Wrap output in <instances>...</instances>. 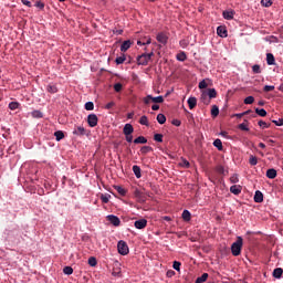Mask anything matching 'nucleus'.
<instances>
[{
	"mask_svg": "<svg viewBox=\"0 0 283 283\" xmlns=\"http://www.w3.org/2000/svg\"><path fill=\"white\" fill-rule=\"evenodd\" d=\"M242 247H243V239L242 237H238L237 241L233 242L231 245V253L232 255H234V258H238V255H241Z\"/></svg>",
	"mask_w": 283,
	"mask_h": 283,
	"instance_id": "f257e3e1",
	"label": "nucleus"
},
{
	"mask_svg": "<svg viewBox=\"0 0 283 283\" xmlns=\"http://www.w3.org/2000/svg\"><path fill=\"white\" fill-rule=\"evenodd\" d=\"M117 251L120 255H127V253H129V247L127 245V242L119 241L117 243Z\"/></svg>",
	"mask_w": 283,
	"mask_h": 283,
	"instance_id": "f03ea898",
	"label": "nucleus"
},
{
	"mask_svg": "<svg viewBox=\"0 0 283 283\" xmlns=\"http://www.w3.org/2000/svg\"><path fill=\"white\" fill-rule=\"evenodd\" d=\"M149 61V55H147V53L137 56V65H147Z\"/></svg>",
	"mask_w": 283,
	"mask_h": 283,
	"instance_id": "7ed1b4c3",
	"label": "nucleus"
},
{
	"mask_svg": "<svg viewBox=\"0 0 283 283\" xmlns=\"http://www.w3.org/2000/svg\"><path fill=\"white\" fill-rule=\"evenodd\" d=\"M87 124L91 127H96V125H98V116H96V114H90L87 116Z\"/></svg>",
	"mask_w": 283,
	"mask_h": 283,
	"instance_id": "20e7f679",
	"label": "nucleus"
},
{
	"mask_svg": "<svg viewBox=\"0 0 283 283\" xmlns=\"http://www.w3.org/2000/svg\"><path fill=\"white\" fill-rule=\"evenodd\" d=\"M108 222L113 224V227H120V219L114 214H109L106 217Z\"/></svg>",
	"mask_w": 283,
	"mask_h": 283,
	"instance_id": "39448f33",
	"label": "nucleus"
},
{
	"mask_svg": "<svg viewBox=\"0 0 283 283\" xmlns=\"http://www.w3.org/2000/svg\"><path fill=\"white\" fill-rule=\"evenodd\" d=\"M135 229H145L147 227V219H139L134 223Z\"/></svg>",
	"mask_w": 283,
	"mask_h": 283,
	"instance_id": "423d86ee",
	"label": "nucleus"
},
{
	"mask_svg": "<svg viewBox=\"0 0 283 283\" xmlns=\"http://www.w3.org/2000/svg\"><path fill=\"white\" fill-rule=\"evenodd\" d=\"M266 178H270V180H273L277 178V170L275 168H270L266 170Z\"/></svg>",
	"mask_w": 283,
	"mask_h": 283,
	"instance_id": "0eeeda50",
	"label": "nucleus"
},
{
	"mask_svg": "<svg viewBox=\"0 0 283 283\" xmlns=\"http://www.w3.org/2000/svg\"><path fill=\"white\" fill-rule=\"evenodd\" d=\"M73 134H74V136H85V127L75 126Z\"/></svg>",
	"mask_w": 283,
	"mask_h": 283,
	"instance_id": "6e6552de",
	"label": "nucleus"
},
{
	"mask_svg": "<svg viewBox=\"0 0 283 283\" xmlns=\"http://www.w3.org/2000/svg\"><path fill=\"white\" fill-rule=\"evenodd\" d=\"M217 34L218 36H221V39H227V28L222 25L218 27Z\"/></svg>",
	"mask_w": 283,
	"mask_h": 283,
	"instance_id": "1a4fd4ad",
	"label": "nucleus"
},
{
	"mask_svg": "<svg viewBox=\"0 0 283 283\" xmlns=\"http://www.w3.org/2000/svg\"><path fill=\"white\" fill-rule=\"evenodd\" d=\"M124 136H129L134 134V126L132 124H126L123 129Z\"/></svg>",
	"mask_w": 283,
	"mask_h": 283,
	"instance_id": "9d476101",
	"label": "nucleus"
},
{
	"mask_svg": "<svg viewBox=\"0 0 283 283\" xmlns=\"http://www.w3.org/2000/svg\"><path fill=\"white\" fill-rule=\"evenodd\" d=\"M230 192L233 193L234 196H240V193H242V186H231L230 187Z\"/></svg>",
	"mask_w": 283,
	"mask_h": 283,
	"instance_id": "9b49d317",
	"label": "nucleus"
},
{
	"mask_svg": "<svg viewBox=\"0 0 283 283\" xmlns=\"http://www.w3.org/2000/svg\"><path fill=\"white\" fill-rule=\"evenodd\" d=\"M157 41H158V43H161L163 45H167V41H168L167 34L158 33Z\"/></svg>",
	"mask_w": 283,
	"mask_h": 283,
	"instance_id": "f8f14e48",
	"label": "nucleus"
},
{
	"mask_svg": "<svg viewBox=\"0 0 283 283\" xmlns=\"http://www.w3.org/2000/svg\"><path fill=\"white\" fill-rule=\"evenodd\" d=\"M130 48H132V41L126 40L120 45V52H127V50H129Z\"/></svg>",
	"mask_w": 283,
	"mask_h": 283,
	"instance_id": "ddd939ff",
	"label": "nucleus"
},
{
	"mask_svg": "<svg viewBox=\"0 0 283 283\" xmlns=\"http://www.w3.org/2000/svg\"><path fill=\"white\" fill-rule=\"evenodd\" d=\"M216 171H217V174H220V176L229 175V170L224 169V166H222V165L217 166Z\"/></svg>",
	"mask_w": 283,
	"mask_h": 283,
	"instance_id": "4468645a",
	"label": "nucleus"
},
{
	"mask_svg": "<svg viewBox=\"0 0 283 283\" xmlns=\"http://www.w3.org/2000/svg\"><path fill=\"white\" fill-rule=\"evenodd\" d=\"M254 202H264V195L262 191L256 190L254 195Z\"/></svg>",
	"mask_w": 283,
	"mask_h": 283,
	"instance_id": "2eb2a0df",
	"label": "nucleus"
},
{
	"mask_svg": "<svg viewBox=\"0 0 283 283\" xmlns=\"http://www.w3.org/2000/svg\"><path fill=\"white\" fill-rule=\"evenodd\" d=\"M134 196L135 198H138L140 202H145V195L139 189H135Z\"/></svg>",
	"mask_w": 283,
	"mask_h": 283,
	"instance_id": "dca6fc26",
	"label": "nucleus"
},
{
	"mask_svg": "<svg viewBox=\"0 0 283 283\" xmlns=\"http://www.w3.org/2000/svg\"><path fill=\"white\" fill-rule=\"evenodd\" d=\"M196 105H198V99L196 97H189L188 98L189 109L196 108Z\"/></svg>",
	"mask_w": 283,
	"mask_h": 283,
	"instance_id": "f3484780",
	"label": "nucleus"
},
{
	"mask_svg": "<svg viewBox=\"0 0 283 283\" xmlns=\"http://www.w3.org/2000/svg\"><path fill=\"white\" fill-rule=\"evenodd\" d=\"M235 12L233 11H223L222 12V17L223 19H227V21H231V19H233Z\"/></svg>",
	"mask_w": 283,
	"mask_h": 283,
	"instance_id": "a211bd4d",
	"label": "nucleus"
},
{
	"mask_svg": "<svg viewBox=\"0 0 283 283\" xmlns=\"http://www.w3.org/2000/svg\"><path fill=\"white\" fill-rule=\"evenodd\" d=\"M266 63L268 65H275V56L273 55V53L266 54Z\"/></svg>",
	"mask_w": 283,
	"mask_h": 283,
	"instance_id": "6ab92c4d",
	"label": "nucleus"
},
{
	"mask_svg": "<svg viewBox=\"0 0 283 283\" xmlns=\"http://www.w3.org/2000/svg\"><path fill=\"white\" fill-rule=\"evenodd\" d=\"M46 92H49V94H56V92H59V88L54 84H49L46 86Z\"/></svg>",
	"mask_w": 283,
	"mask_h": 283,
	"instance_id": "aec40b11",
	"label": "nucleus"
},
{
	"mask_svg": "<svg viewBox=\"0 0 283 283\" xmlns=\"http://www.w3.org/2000/svg\"><path fill=\"white\" fill-rule=\"evenodd\" d=\"M54 136H55V140H57V143L65 138V134L63 133V130H56L54 133Z\"/></svg>",
	"mask_w": 283,
	"mask_h": 283,
	"instance_id": "412c9836",
	"label": "nucleus"
},
{
	"mask_svg": "<svg viewBox=\"0 0 283 283\" xmlns=\"http://www.w3.org/2000/svg\"><path fill=\"white\" fill-rule=\"evenodd\" d=\"M283 274V270L282 268H276L273 271V277H275L276 280H280V277H282Z\"/></svg>",
	"mask_w": 283,
	"mask_h": 283,
	"instance_id": "4be33fe9",
	"label": "nucleus"
},
{
	"mask_svg": "<svg viewBox=\"0 0 283 283\" xmlns=\"http://www.w3.org/2000/svg\"><path fill=\"white\" fill-rule=\"evenodd\" d=\"M206 94L210 99L218 96V92L216 91V88H208V92Z\"/></svg>",
	"mask_w": 283,
	"mask_h": 283,
	"instance_id": "5701e85b",
	"label": "nucleus"
},
{
	"mask_svg": "<svg viewBox=\"0 0 283 283\" xmlns=\"http://www.w3.org/2000/svg\"><path fill=\"white\" fill-rule=\"evenodd\" d=\"M134 143L135 145H145L147 144V139L145 138V136H139L134 139Z\"/></svg>",
	"mask_w": 283,
	"mask_h": 283,
	"instance_id": "b1692460",
	"label": "nucleus"
},
{
	"mask_svg": "<svg viewBox=\"0 0 283 283\" xmlns=\"http://www.w3.org/2000/svg\"><path fill=\"white\" fill-rule=\"evenodd\" d=\"M133 172L135 174L136 178L143 177V174L140 172V166H133Z\"/></svg>",
	"mask_w": 283,
	"mask_h": 283,
	"instance_id": "393cba45",
	"label": "nucleus"
},
{
	"mask_svg": "<svg viewBox=\"0 0 283 283\" xmlns=\"http://www.w3.org/2000/svg\"><path fill=\"white\" fill-rule=\"evenodd\" d=\"M201 101L202 103H205V105H209V103H211V98H209V95H207V92H203L201 94Z\"/></svg>",
	"mask_w": 283,
	"mask_h": 283,
	"instance_id": "a878e982",
	"label": "nucleus"
},
{
	"mask_svg": "<svg viewBox=\"0 0 283 283\" xmlns=\"http://www.w3.org/2000/svg\"><path fill=\"white\" fill-rule=\"evenodd\" d=\"M182 220H185V222H189L191 220V212H189V210H184Z\"/></svg>",
	"mask_w": 283,
	"mask_h": 283,
	"instance_id": "bb28decb",
	"label": "nucleus"
},
{
	"mask_svg": "<svg viewBox=\"0 0 283 283\" xmlns=\"http://www.w3.org/2000/svg\"><path fill=\"white\" fill-rule=\"evenodd\" d=\"M157 122L159 123V125H165V123H167V117L165 116V114H158Z\"/></svg>",
	"mask_w": 283,
	"mask_h": 283,
	"instance_id": "cd10ccee",
	"label": "nucleus"
},
{
	"mask_svg": "<svg viewBox=\"0 0 283 283\" xmlns=\"http://www.w3.org/2000/svg\"><path fill=\"white\" fill-rule=\"evenodd\" d=\"M208 279H209V274L208 273H203L201 276L197 277L195 283H205V281L208 280Z\"/></svg>",
	"mask_w": 283,
	"mask_h": 283,
	"instance_id": "c85d7f7f",
	"label": "nucleus"
},
{
	"mask_svg": "<svg viewBox=\"0 0 283 283\" xmlns=\"http://www.w3.org/2000/svg\"><path fill=\"white\" fill-rule=\"evenodd\" d=\"M149 151H154V148H151L150 146H143L140 148V154H143V156H146V154H149Z\"/></svg>",
	"mask_w": 283,
	"mask_h": 283,
	"instance_id": "c756f323",
	"label": "nucleus"
},
{
	"mask_svg": "<svg viewBox=\"0 0 283 283\" xmlns=\"http://www.w3.org/2000/svg\"><path fill=\"white\" fill-rule=\"evenodd\" d=\"M213 145H214V147H217V149H218L219 151H222L223 146H222V140H221V139H216V140L213 142Z\"/></svg>",
	"mask_w": 283,
	"mask_h": 283,
	"instance_id": "7c9ffc66",
	"label": "nucleus"
},
{
	"mask_svg": "<svg viewBox=\"0 0 283 283\" xmlns=\"http://www.w3.org/2000/svg\"><path fill=\"white\" fill-rule=\"evenodd\" d=\"M139 124L140 125H145L146 127H149V119L147 118V116H142L139 119Z\"/></svg>",
	"mask_w": 283,
	"mask_h": 283,
	"instance_id": "2f4dec72",
	"label": "nucleus"
},
{
	"mask_svg": "<svg viewBox=\"0 0 283 283\" xmlns=\"http://www.w3.org/2000/svg\"><path fill=\"white\" fill-rule=\"evenodd\" d=\"M176 59L177 61H181V62L187 61V54L185 52L178 53L176 55Z\"/></svg>",
	"mask_w": 283,
	"mask_h": 283,
	"instance_id": "473e14b6",
	"label": "nucleus"
},
{
	"mask_svg": "<svg viewBox=\"0 0 283 283\" xmlns=\"http://www.w3.org/2000/svg\"><path fill=\"white\" fill-rule=\"evenodd\" d=\"M219 114H220V108H218L217 105H213L211 108V116L216 118V116H218Z\"/></svg>",
	"mask_w": 283,
	"mask_h": 283,
	"instance_id": "72a5a7b5",
	"label": "nucleus"
},
{
	"mask_svg": "<svg viewBox=\"0 0 283 283\" xmlns=\"http://www.w3.org/2000/svg\"><path fill=\"white\" fill-rule=\"evenodd\" d=\"M253 103H255V97L248 96V97L244 98V104L245 105H253Z\"/></svg>",
	"mask_w": 283,
	"mask_h": 283,
	"instance_id": "f704fd0d",
	"label": "nucleus"
},
{
	"mask_svg": "<svg viewBox=\"0 0 283 283\" xmlns=\"http://www.w3.org/2000/svg\"><path fill=\"white\" fill-rule=\"evenodd\" d=\"M261 6H263V8H271L273 6V1L272 0H261Z\"/></svg>",
	"mask_w": 283,
	"mask_h": 283,
	"instance_id": "c9c22d12",
	"label": "nucleus"
},
{
	"mask_svg": "<svg viewBox=\"0 0 283 283\" xmlns=\"http://www.w3.org/2000/svg\"><path fill=\"white\" fill-rule=\"evenodd\" d=\"M19 102H11L9 103V109H11L12 112H14V109H19Z\"/></svg>",
	"mask_w": 283,
	"mask_h": 283,
	"instance_id": "e433bc0d",
	"label": "nucleus"
},
{
	"mask_svg": "<svg viewBox=\"0 0 283 283\" xmlns=\"http://www.w3.org/2000/svg\"><path fill=\"white\" fill-rule=\"evenodd\" d=\"M115 189L119 196H125L127 193V190H125V188H123L120 186H116Z\"/></svg>",
	"mask_w": 283,
	"mask_h": 283,
	"instance_id": "4c0bfd02",
	"label": "nucleus"
},
{
	"mask_svg": "<svg viewBox=\"0 0 283 283\" xmlns=\"http://www.w3.org/2000/svg\"><path fill=\"white\" fill-rule=\"evenodd\" d=\"M252 72H253L254 74H262V69H260V64H254V65L252 66Z\"/></svg>",
	"mask_w": 283,
	"mask_h": 283,
	"instance_id": "58836bf2",
	"label": "nucleus"
},
{
	"mask_svg": "<svg viewBox=\"0 0 283 283\" xmlns=\"http://www.w3.org/2000/svg\"><path fill=\"white\" fill-rule=\"evenodd\" d=\"M255 114H258V116H266V109L264 108H255Z\"/></svg>",
	"mask_w": 283,
	"mask_h": 283,
	"instance_id": "ea45409f",
	"label": "nucleus"
},
{
	"mask_svg": "<svg viewBox=\"0 0 283 283\" xmlns=\"http://www.w3.org/2000/svg\"><path fill=\"white\" fill-rule=\"evenodd\" d=\"M84 107H85L86 112H93L94 102H87Z\"/></svg>",
	"mask_w": 283,
	"mask_h": 283,
	"instance_id": "a19ab883",
	"label": "nucleus"
},
{
	"mask_svg": "<svg viewBox=\"0 0 283 283\" xmlns=\"http://www.w3.org/2000/svg\"><path fill=\"white\" fill-rule=\"evenodd\" d=\"M125 61H126L125 55H120V56L116 57L115 63H117V65H123V63H125Z\"/></svg>",
	"mask_w": 283,
	"mask_h": 283,
	"instance_id": "79ce46f5",
	"label": "nucleus"
},
{
	"mask_svg": "<svg viewBox=\"0 0 283 283\" xmlns=\"http://www.w3.org/2000/svg\"><path fill=\"white\" fill-rule=\"evenodd\" d=\"M63 273H64L65 275H72V273H74V269H72V266H65V268L63 269Z\"/></svg>",
	"mask_w": 283,
	"mask_h": 283,
	"instance_id": "37998d69",
	"label": "nucleus"
},
{
	"mask_svg": "<svg viewBox=\"0 0 283 283\" xmlns=\"http://www.w3.org/2000/svg\"><path fill=\"white\" fill-rule=\"evenodd\" d=\"M249 163H250V165H252V167H255V165H258V157L251 155Z\"/></svg>",
	"mask_w": 283,
	"mask_h": 283,
	"instance_id": "c03bdc74",
	"label": "nucleus"
},
{
	"mask_svg": "<svg viewBox=\"0 0 283 283\" xmlns=\"http://www.w3.org/2000/svg\"><path fill=\"white\" fill-rule=\"evenodd\" d=\"M180 266H182V263H180L179 261H174L172 269H175V271L180 272Z\"/></svg>",
	"mask_w": 283,
	"mask_h": 283,
	"instance_id": "a18cd8bd",
	"label": "nucleus"
},
{
	"mask_svg": "<svg viewBox=\"0 0 283 283\" xmlns=\"http://www.w3.org/2000/svg\"><path fill=\"white\" fill-rule=\"evenodd\" d=\"M259 127H262L263 129H269L271 127V124H266L264 120H259Z\"/></svg>",
	"mask_w": 283,
	"mask_h": 283,
	"instance_id": "49530a36",
	"label": "nucleus"
},
{
	"mask_svg": "<svg viewBox=\"0 0 283 283\" xmlns=\"http://www.w3.org/2000/svg\"><path fill=\"white\" fill-rule=\"evenodd\" d=\"M230 182L232 184V185H237V182H240V179L238 178V175H232L231 177H230Z\"/></svg>",
	"mask_w": 283,
	"mask_h": 283,
	"instance_id": "de8ad7c7",
	"label": "nucleus"
},
{
	"mask_svg": "<svg viewBox=\"0 0 283 283\" xmlns=\"http://www.w3.org/2000/svg\"><path fill=\"white\" fill-rule=\"evenodd\" d=\"M88 264H90V266H96L98 264V262L96 261V258L91 256L88 259Z\"/></svg>",
	"mask_w": 283,
	"mask_h": 283,
	"instance_id": "09e8293b",
	"label": "nucleus"
},
{
	"mask_svg": "<svg viewBox=\"0 0 283 283\" xmlns=\"http://www.w3.org/2000/svg\"><path fill=\"white\" fill-rule=\"evenodd\" d=\"M32 116L33 118H43V113H41L40 111H33Z\"/></svg>",
	"mask_w": 283,
	"mask_h": 283,
	"instance_id": "8fccbe9b",
	"label": "nucleus"
},
{
	"mask_svg": "<svg viewBox=\"0 0 283 283\" xmlns=\"http://www.w3.org/2000/svg\"><path fill=\"white\" fill-rule=\"evenodd\" d=\"M153 103H165V98L163 96H157L151 98Z\"/></svg>",
	"mask_w": 283,
	"mask_h": 283,
	"instance_id": "3c124183",
	"label": "nucleus"
},
{
	"mask_svg": "<svg viewBox=\"0 0 283 283\" xmlns=\"http://www.w3.org/2000/svg\"><path fill=\"white\" fill-rule=\"evenodd\" d=\"M109 198H111L109 195H102L101 196V200H102V202H104V205H107V202H109Z\"/></svg>",
	"mask_w": 283,
	"mask_h": 283,
	"instance_id": "603ef678",
	"label": "nucleus"
},
{
	"mask_svg": "<svg viewBox=\"0 0 283 283\" xmlns=\"http://www.w3.org/2000/svg\"><path fill=\"white\" fill-rule=\"evenodd\" d=\"M154 140H156V143H163V134H155Z\"/></svg>",
	"mask_w": 283,
	"mask_h": 283,
	"instance_id": "864d4df0",
	"label": "nucleus"
},
{
	"mask_svg": "<svg viewBox=\"0 0 283 283\" xmlns=\"http://www.w3.org/2000/svg\"><path fill=\"white\" fill-rule=\"evenodd\" d=\"M35 8H39V10H43L45 8V3L41 2V1H36L34 3Z\"/></svg>",
	"mask_w": 283,
	"mask_h": 283,
	"instance_id": "5fc2aeb1",
	"label": "nucleus"
},
{
	"mask_svg": "<svg viewBox=\"0 0 283 283\" xmlns=\"http://www.w3.org/2000/svg\"><path fill=\"white\" fill-rule=\"evenodd\" d=\"M273 90H275V86L273 85H265L263 87V92H273Z\"/></svg>",
	"mask_w": 283,
	"mask_h": 283,
	"instance_id": "6e6d98bb",
	"label": "nucleus"
},
{
	"mask_svg": "<svg viewBox=\"0 0 283 283\" xmlns=\"http://www.w3.org/2000/svg\"><path fill=\"white\" fill-rule=\"evenodd\" d=\"M114 90H115V92H122V91H123V84L116 83V84L114 85Z\"/></svg>",
	"mask_w": 283,
	"mask_h": 283,
	"instance_id": "4d7b16f0",
	"label": "nucleus"
},
{
	"mask_svg": "<svg viewBox=\"0 0 283 283\" xmlns=\"http://www.w3.org/2000/svg\"><path fill=\"white\" fill-rule=\"evenodd\" d=\"M207 82L205 80H202L200 83H199V90H207Z\"/></svg>",
	"mask_w": 283,
	"mask_h": 283,
	"instance_id": "13d9d810",
	"label": "nucleus"
},
{
	"mask_svg": "<svg viewBox=\"0 0 283 283\" xmlns=\"http://www.w3.org/2000/svg\"><path fill=\"white\" fill-rule=\"evenodd\" d=\"M272 123H274V125H276V127H283V118L279 119V120H272Z\"/></svg>",
	"mask_w": 283,
	"mask_h": 283,
	"instance_id": "bf43d9fd",
	"label": "nucleus"
},
{
	"mask_svg": "<svg viewBox=\"0 0 283 283\" xmlns=\"http://www.w3.org/2000/svg\"><path fill=\"white\" fill-rule=\"evenodd\" d=\"M239 129H241L242 132H249V127L244 123L239 125Z\"/></svg>",
	"mask_w": 283,
	"mask_h": 283,
	"instance_id": "052dcab7",
	"label": "nucleus"
},
{
	"mask_svg": "<svg viewBox=\"0 0 283 283\" xmlns=\"http://www.w3.org/2000/svg\"><path fill=\"white\" fill-rule=\"evenodd\" d=\"M151 98H153L151 95L146 96V97L144 98V103H145L146 105H149V103H151Z\"/></svg>",
	"mask_w": 283,
	"mask_h": 283,
	"instance_id": "680f3d73",
	"label": "nucleus"
},
{
	"mask_svg": "<svg viewBox=\"0 0 283 283\" xmlns=\"http://www.w3.org/2000/svg\"><path fill=\"white\" fill-rule=\"evenodd\" d=\"M181 167H186V169H189L190 164L187 161V159H182Z\"/></svg>",
	"mask_w": 283,
	"mask_h": 283,
	"instance_id": "e2e57ef3",
	"label": "nucleus"
},
{
	"mask_svg": "<svg viewBox=\"0 0 283 283\" xmlns=\"http://www.w3.org/2000/svg\"><path fill=\"white\" fill-rule=\"evenodd\" d=\"M115 105H116V103L109 102L106 104L105 109H112V107H114Z\"/></svg>",
	"mask_w": 283,
	"mask_h": 283,
	"instance_id": "0e129e2a",
	"label": "nucleus"
},
{
	"mask_svg": "<svg viewBox=\"0 0 283 283\" xmlns=\"http://www.w3.org/2000/svg\"><path fill=\"white\" fill-rule=\"evenodd\" d=\"M172 125H175V127H180V125L182 124L179 119H172Z\"/></svg>",
	"mask_w": 283,
	"mask_h": 283,
	"instance_id": "69168bd1",
	"label": "nucleus"
},
{
	"mask_svg": "<svg viewBox=\"0 0 283 283\" xmlns=\"http://www.w3.org/2000/svg\"><path fill=\"white\" fill-rule=\"evenodd\" d=\"M167 277H174V275H176V272L174 270H169L166 273Z\"/></svg>",
	"mask_w": 283,
	"mask_h": 283,
	"instance_id": "338daca9",
	"label": "nucleus"
},
{
	"mask_svg": "<svg viewBox=\"0 0 283 283\" xmlns=\"http://www.w3.org/2000/svg\"><path fill=\"white\" fill-rule=\"evenodd\" d=\"M125 136H126L127 143H133L134 136H132V135H125Z\"/></svg>",
	"mask_w": 283,
	"mask_h": 283,
	"instance_id": "774afa93",
	"label": "nucleus"
}]
</instances>
